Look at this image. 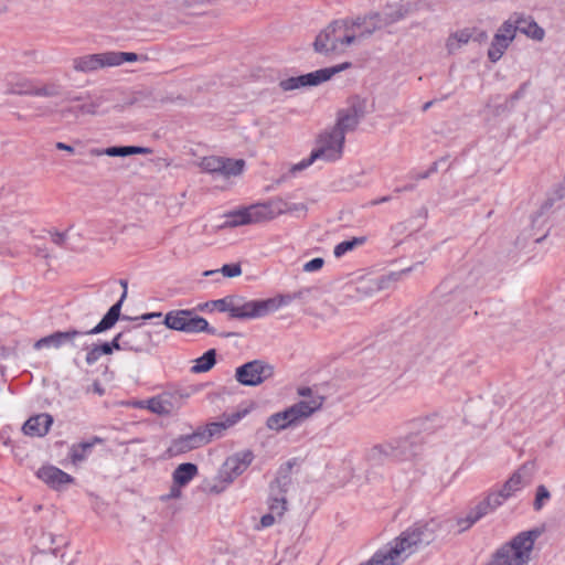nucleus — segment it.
<instances>
[{
	"instance_id": "1",
	"label": "nucleus",
	"mask_w": 565,
	"mask_h": 565,
	"mask_svg": "<svg viewBox=\"0 0 565 565\" xmlns=\"http://www.w3.org/2000/svg\"><path fill=\"white\" fill-rule=\"evenodd\" d=\"M120 285L124 288L122 295L120 299L113 305L107 313L103 317V319L90 330L86 332H82L75 329H70L67 331H56L50 335L41 338L34 343L35 350H41L43 348H55L58 349L64 344H75V340L85 334H98L111 329L120 317L121 306L127 297V281L121 279Z\"/></svg>"
},
{
	"instance_id": "2",
	"label": "nucleus",
	"mask_w": 565,
	"mask_h": 565,
	"mask_svg": "<svg viewBox=\"0 0 565 565\" xmlns=\"http://www.w3.org/2000/svg\"><path fill=\"white\" fill-rule=\"evenodd\" d=\"M542 530L532 529L516 534L499 547L486 565H529L535 541Z\"/></svg>"
},
{
	"instance_id": "3",
	"label": "nucleus",
	"mask_w": 565,
	"mask_h": 565,
	"mask_svg": "<svg viewBox=\"0 0 565 565\" xmlns=\"http://www.w3.org/2000/svg\"><path fill=\"white\" fill-rule=\"evenodd\" d=\"M358 39L351 32L343 19L334 20L317 35L313 47L317 53L324 55H342Z\"/></svg>"
},
{
	"instance_id": "4",
	"label": "nucleus",
	"mask_w": 565,
	"mask_h": 565,
	"mask_svg": "<svg viewBox=\"0 0 565 565\" xmlns=\"http://www.w3.org/2000/svg\"><path fill=\"white\" fill-rule=\"evenodd\" d=\"M254 460L252 450H242L226 458L217 476L206 481L205 490L212 494H220L234 482L236 478L243 475Z\"/></svg>"
},
{
	"instance_id": "5",
	"label": "nucleus",
	"mask_w": 565,
	"mask_h": 565,
	"mask_svg": "<svg viewBox=\"0 0 565 565\" xmlns=\"http://www.w3.org/2000/svg\"><path fill=\"white\" fill-rule=\"evenodd\" d=\"M300 296L301 291L296 292L292 296L288 295L262 300H245L244 298L236 296L234 318H262L278 310L281 306L289 303L292 299L299 298Z\"/></svg>"
},
{
	"instance_id": "6",
	"label": "nucleus",
	"mask_w": 565,
	"mask_h": 565,
	"mask_svg": "<svg viewBox=\"0 0 565 565\" xmlns=\"http://www.w3.org/2000/svg\"><path fill=\"white\" fill-rule=\"evenodd\" d=\"M278 215L279 211H277L275 201H270L230 213L224 226L235 227L245 224L267 222Z\"/></svg>"
},
{
	"instance_id": "7",
	"label": "nucleus",
	"mask_w": 565,
	"mask_h": 565,
	"mask_svg": "<svg viewBox=\"0 0 565 565\" xmlns=\"http://www.w3.org/2000/svg\"><path fill=\"white\" fill-rule=\"evenodd\" d=\"M292 462L288 461L279 468L274 481L269 484L268 508L276 512L278 518H282L287 510V491L291 484Z\"/></svg>"
},
{
	"instance_id": "8",
	"label": "nucleus",
	"mask_w": 565,
	"mask_h": 565,
	"mask_svg": "<svg viewBox=\"0 0 565 565\" xmlns=\"http://www.w3.org/2000/svg\"><path fill=\"white\" fill-rule=\"evenodd\" d=\"M163 323L171 330L185 333H215V330L210 328L204 318L195 316L191 310H171L166 315Z\"/></svg>"
},
{
	"instance_id": "9",
	"label": "nucleus",
	"mask_w": 565,
	"mask_h": 565,
	"mask_svg": "<svg viewBox=\"0 0 565 565\" xmlns=\"http://www.w3.org/2000/svg\"><path fill=\"white\" fill-rule=\"evenodd\" d=\"M344 137L341 131L330 128L321 132L312 150V158H318L327 162L339 160L343 153Z\"/></svg>"
},
{
	"instance_id": "10",
	"label": "nucleus",
	"mask_w": 565,
	"mask_h": 565,
	"mask_svg": "<svg viewBox=\"0 0 565 565\" xmlns=\"http://www.w3.org/2000/svg\"><path fill=\"white\" fill-rule=\"evenodd\" d=\"M349 67H351V63L344 62L332 67H326L305 75L282 79L280 81L279 86L285 92L306 86H316L329 81L332 76Z\"/></svg>"
},
{
	"instance_id": "11",
	"label": "nucleus",
	"mask_w": 565,
	"mask_h": 565,
	"mask_svg": "<svg viewBox=\"0 0 565 565\" xmlns=\"http://www.w3.org/2000/svg\"><path fill=\"white\" fill-rule=\"evenodd\" d=\"M274 376V366L264 360H253L235 370V380L244 386H258Z\"/></svg>"
},
{
	"instance_id": "12",
	"label": "nucleus",
	"mask_w": 565,
	"mask_h": 565,
	"mask_svg": "<svg viewBox=\"0 0 565 565\" xmlns=\"http://www.w3.org/2000/svg\"><path fill=\"white\" fill-rule=\"evenodd\" d=\"M411 271V268L390 273L377 278L362 279L355 287V292L360 298L372 297L379 291L390 288L394 282L398 281L403 275Z\"/></svg>"
},
{
	"instance_id": "13",
	"label": "nucleus",
	"mask_w": 565,
	"mask_h": 565,
	"mask_svg": "<svg viewBox=\"0 0 565 565\" xmlns=\"http://www.w3.org/2000/svg\"><path fill=\"white\" fill-rule=\"evenodd\" d=\"M121 335L124 340V351L143 353L151 349V333L142 328V326H135L122 330Z\"/></svg>"
},
{
	"instance_id": "14",
	"label": "nucleus",
	"mask_w": 565,
	"mask_h": 565,
	"mask_svg": "<svg viewBox=\"0 0 565 565\" xmlns=\"http://www.w3.org/2000/svg\"><path fill=\"white\" fill-rule=\"evenodd\" d=\"M323 401L324 398L321 395L316 394L311 399H302L287 407L285 411L292 427L302 423L319 411L323 405Z\"/></svg>"
},
{
	"instance_id": "15",
	"label": "nucleus",
	"mask_w": 565,
	"mask_h": 565,
	"mask_svg": "<svg viewBox=\"0 0 565 565\" xmlns=\"http://www.w3.org/2000/svg\"><path fill=\"white\" fill-rule=\"evenodd\" d=\"M343 20L348 23L349 30L358 34V39L370 36L376 30L383 28V23H381L382 14L379 12H370L364 15L347 18Z\"/></svg>"
},
{
	"instance_id": "16",
	"label": "nucleus",
	"mask_w": 565,
	"mask_h": 565,
	"mask_svg": "<svg viewBox=\"0 0 565 565\" xmlns=\"http://www.w3.org/2000/svg\"><path fill=\"white\" fill-rule=\"evenodd\" d=\"M105 67H110L108 52L82 55L72 60V68L77 73H93Z\"/></svg>"
},
{
	"instance_id": "17",
	"label": "nucleus",
	"mask_w": 565,
	"mask_h": 565,
	"mask_svg": "<svg viewBox=\"0 0 565 565\" xmlns=\"http://www.w3.org/2000/svg\"><path fill=\"white\" fill-rule=\"evenodd\" d=\"M203 436L200 435L199 429L192 434L182 435L173 439L168 448L170 456H179L191 450L201 448L204 445Z\"/></svg>"
},
{
	"instance_id": "18",
	"label": "nucleus",
	"mask_w": 565,
	"mask_h": 565,
	"mask_svg": "<svg viewBox=\"0 0 565 565\" xmlns=\"http://www.w3.org/2000/svg\"><path fill=\"white\" fill-rule=\"evenodd\" d=\"M393 448V461H411L417 456L418 445L415 436H407L391 440Z\"/></svg>"
},
{
	"instance_id": "19",
	"label": "nucleus",
	"mask_w": 565,
	"mask_h": 565,
	"mask_svg": "<svg viewBox=\"0 0 565 565\" xmlns=\"http://www.w3.org/2000/svg\"><path fill=\"white\" fill-rule=\"evenodd\" d=\"M364 113L359 107H351L339 113L337 124L332 127L335 131H341L345 138V134L355 130Z\"/></svg>"
},
{
	"instance_id": "20",
	"label": "nucleus",
	"mask_w": 565,
	"mask_h": 565,
	"mask_svg": "<svg viewBox=\"0 0 565 565\" xmlns=\"http://www.w3.org/2000/svg\"><path fill=\"white\" fill-rule=\"evenodd\" d=\"M39 479L52 488H60L63 484L73 482V477L54 466H44L36 472Z\"/></svg>"
},
{
	"instance_id": "21",
	"label": "nucleus",
	"mask_w": 565,
	"mask_h": 565,
	"mask_svg": "<svg viewBox=\"0 0 565 565\" xmlns=\"http://www.w3.org/2000/svg\"><path fill=\"white\" fill-rule=\"evenodd\" d=\"M34 82L20 74H8L4 78L6 93L12 95H32Z\"/></svg>"
},
{
	"instance_id": "22",
	"label": "nucleus",
	"mask_w": 565,
	"mask_h": 565,
	"mask_svg": "<svg viewBox=\"0 0 565 565\" xmlns=\"http://www.w3.org/2000/svg\"><path fill=\"white\" fill-rule=\"evenodd\" d=\"M53 418L49 414H39L30 417L23 425V433L28 436L42 437L47 434Z\"/></svg>"
},
{
	"instance_id": "23",
	"label": "nucleus",
	"mask_w": 565,
	"mask_h": 565,
	"mask_svg": "<svg viewBox=\"0 0 565 565\" xmlns=\"http://www.w3.org/2000/svg\"><path fill=\"white\" fill-rule=\"evenodd\" d=\"M151 150L149 148L137 146H119L108 147L105 149L93 148L89 153L94 157L109 156V157H128L132 154H148Z\"/></svg>"
},
{
	"instance_id": "24",
	"label": "nucleus",
	"mask_w": 565,
	"mask_h": 565,
	"mask_svg": "<svg viewBox=\"0 0 565 565\" xmlns=\"http://www.w3.org/2000/svg\"><path fill=\"white\" fill-rule=\"evenodd\" d=\"M525 471V467H522L505 481L501 489L497 490L504 502L526 484Z\"/></svg>"
},
{
	"instance_id": "25",
	"label": "nucleus",
	"mask_w": 565,
	"mask_h": 565,
	"mask_svg": "<svg viewBox=\"0 0 565 565\" xmlns=\"http://www.w3.org/2000/svg\"><path fill=\"white\" fill-rule=\"evenodd\" d=\"M504 503L502 495H499L497 491H490L480 502H478L472 510L476 512V516L482 519L483 516L494 512L499 507Z\"/></svg>"
},
{
	"instance_id": "26",
	"label": "nucleus",
	"mask_w": 565,
	"mask_h": 565,
	"mask_svg": "<svg viewBox=\"0 0 565 565\" xmlns=\"http://www.w3.org/2000/svg\"><path fill=\"white\" fill-rule=\"evenodd\" d=\"M518 32H521L533 40L541 41L544 38V30L530 17L514 14Z\"/></svg>"
},
{
	"instance_id": "27",
	"label": "nucleus",
	"mask_w": 565,
	"mask_h": 565,
	"mask_svg": "<svg viewBox=\"0 0 565 565\" xmlns=\"http://www.w3.org/2000/svg\"><path fill=\"white\" fill-rule=\"evenodd\" d=\"M172 398L173 395L169 393L151 397L146 401V408L157 415H169L174 408Z\"/></svg>"
},
{
	"instance_id": "28",
	"label": "nucleus",
	"mask_w": 565,
	"mask_h": 565,
	"mask_svg": "<svg viewBox=\"0 0 565 565\" xmlns=\"http://www.w3.org/2000/svg\"><path fill=\"white\" fill-rule=\"evenodd\" d=\"M366 458L373 465H381L387 460L393 461L392 443H383L371 447L367 450Z\"/></svg>"
},
{
	"instance_id": "29",
	"label": "nucleus",
	"mask_w": 565,
	"mask_h": 565,
	"mask_svg": "<svg viewBox=\"0 0 565 565\" xmlns=\"http://www.w3.org/2000/svg\"><path fill=\"white\" fill-rule=\"evenodd\" d=\"M471 36L470 28H465L451 33L446 41V49L448 53H456L471 41Z\"/></svg>"
},
{
	"instance_id": "30",
	"label": "nucleus",
	"mask_w": 565,
	"mask_h": 565,
	"mask_svg": "<svg viewBox=\"0 0 565 565\" xmlns=\"http://www.w3.org/2000/svg\"><path fill=\"white\" fill-rule=\"evenodd\" d=\"M103 440L99 437H94L89 441L79 443L76 445H73L70 450V458L74 465H77L82 461H84L89 452L92 451V448L96 444H100Z\"/></svg>"
},
{
	"instance_id": "31",
	"label": "nucleus",
	"mask_w": 565,
	"mask_h": 565,
	"mask_svg": "<svg viewBox=\"0 0 565 565\" xmlns=\"http://www.w3.org/2000/svg\"><path fill=\"white\" fill-rule=\"evenodd\" d=\"M198 475V466L191 462L179 465L172 475L173 482L184 487Z\"/></svg>"
},
{
	"instance_id": "32",
	"label": "nucleus",
	"mask_w": 565,
	"mask_h": 565,
	"mask_svg": "<svg viewBox=\"0 0 565 565\" xmlns=\"http://www.w3.org/2000/svg\"><path fill=\"white\" fill-rule=\"evenodd\" d=\"M199 433L203 436L204 445L211 443L214 438H221L224 433L228 429L224 420L212 422L203 427H199Z\"/></svg>"
},
{
	"instance_id": "33",
	"label": "nucleus",
	"mask_w": 565,
	"mask_h": 565,
	"mask_svg": "<svg viewBox=\"0 0 565 565\" xmlns=\"http://www.w3.org/2000/svg\"><path fill=\"white\" fill-rule=\"evenodd\" d=\"M216 362V351L211 349L206 351L202 356L194 360V364L191 367L192 373H204L210 371Z\"/></svg>"
},
{
	"instance_id": "34",
	"label": "nucleus",
	"mask_w": 565,
	"mask_h": 565,
	"mask_svg": "<svg viewBox=\"0 0 565 565\" xmlns=\"http://www.w3.org/2000/svg\"><path fill=\"white\" fill-rule=\"evenodd\" d=\"M222 167H220V173L221 175L225 178L230 177H236L239 175L244 168H245V161L243 159H225L222 158Z\"/></svg>"
},
{
	"instance_id": "35",
	"label": "nucleus",
	"mask_w": 565,
	"mask_h": 565,
	"mask_svg": "<svg viewBox=\"0 0 565 565\" xmlns=\"http://www.w3.org/2000/svg\"><path fill=\"white\" fill-rule=\"evenodd\" d=\"M266 427L269 430L280 431L292 427L286 411L277 412L266 419Z\"/></svg>"
},
{
	"instance_id": "36",
	"label": "nucleus",
	"mask_w": 565,
	"mask_h": 565,
	"mask_svg": "<svg viewBox=\"0 0 565 565\" xmlns=\"http://www.w3.org/2000/svg\"><path fill=\"white\" fill-rule=\"evenodd\" d=\"M108 57H109V66L110 67L120 66L121 64H124L126 62L131 63V62H137L139 60H146V57H140L138 54L132 53V52L109 51Z\"/></svg>"
},
{
	"instance_id": "37",
	"label": "nucleus",
	"mask_w": 565,
	"mask_h": 565,
	"mask_svg": "<svg viewBox=\"0 0 565 565\" xmlns=\"http://www.w3.org/2000/svg\"><path fill=\"white\" fill-rule=\"evenodd\" d=\"M509 45L510 42L494 35L491 45L488 50L489 60L491 62H498L502 57L503 53L509 47Z\"/></svg>"
},
{
	"instance_id": "38",
	"label": "nucleus",
	"mask_w": 565,
	"mask_h": 565,
	"mask_svg": "<svg viewBox=\"0 0 565 565\" xmlns=\"http://www.w3.org/2000/svg\"><path fill=\"white\" fill-rule=\"evenodd\" d=\"M108 100L107 94L95 95L88 103L81 105L78 110L82 114L96 115L98 109Z\"/></svg>"
},
{
	"instance_id": "39",
	"label": "nucleus",
	"mask_w": 565,
	"mask_h": 565,
	"mask_svg": "<svg viewBox=\"0 0 565 565\" xmlns=\"http://www.w3.org/2000/svg\"><path fill=\"white\" fill-rule=\"evenodd\" d=\"M365 237H353L352 239L344 241L339 243L333 250V254L337 258L342 257L348 252L353 250L355 247L361 246L365 243Z\"/></svg>"
},
{
	"instance_id": "40",
	"label": "nucleus",
	"mask_w": 565,
	"mask_h": 565,
	"mask_svg": "<svg viewBox=\"0 0 565 565\" xmlns=\"http://www.w3.org/2000/svg\"><path fill=\"white\" fill-rule=\"evenodd\" d=\"M515 26L516 24L514 17L512 15L505 22H503L494 35L511 43L515 38V33L518 32Z\"/></svg>"
},
{
	"instance_id": "41",
	"label": "nucleus",
	"mask_w": 565,
	"mask_h": 565,
	"mask_svg": "<svg viewBox=\"0 0 565 565\" xmlns=\"http://www.w3.org/2000/svg\"><path fill=\"white\" fill-rule=\"evenodd\" d=\"M62 87L56 83H45L41 86L34 84L33 96L56 97L61 95Z\"/></svg>"
},
{
	"instance_id": "42",
	"label": "nucleus",
	"mask_w": 565,
	"mask_h": 565,
	"mask_svg": "<svg viewBox=\"0 0 565 565\" xmlns=\"http://www.w3.org/2000/svg\"><path fill=\"white\" fill-rule=\"evenodd\" d=\"M221 273L224 277L234 278L242 275V267L239 264H226L221 269L206 270L203 273L205 277L214 276Z\"/></svg>"
},
{
	"instance_id": "43",
	"label": "nucleus",
	"mask_w": 565,
	"mask_h": 565,
	"mask_svg": "<svg viewBox=\"0 0 565 565\" xmlns=\"http://www.w3.org/2000/svg\"><path fill=\"white\" fill-rule=\"evenodd\" d=\"M275 204L277 211H279V215L286 213H302L307 212V205L305 203H289L282 200H275Z\"/></svg>"
},
{
	"instance_id": "44",
	"label": "nucleus",
	"mask_w": 565,
	"mask_h": 565,
	"mask_svg": "<svg viewBox=\"0 0 565 565\" xmlns=\"http://www.w3.org/2000/svg\"><path fill=\"white\" fill-rule=\"evenodd\" d=\"M253 408L254 404H250L249 406L238 408L232 414L223 415L222 419L224 420L227 428H230L243 419L247 414H249Z\"/></svg>"
},
{
	"instance_id": "45",
	"label": "nucleus",
	"mask_w": 565,
	"mask_h": 565,
	"mask_svg": "<svg viewBox=\"0 0 565 565\" xmlns=\"http://www.w3.org/2000/svg\"><path fill=\"white\" fill-rule=\"evenodd\" d=\"M222 163V157H214V156H211V157H204L201 162H200V167L203 171L207 172V173H220V167Z\"/></svg>"
},
{
	"instance_id": "46",
	"label": "nucleus",
	"mask_w": 565,
	"mask_h": 565,
	"mask_svg": "<svg viewBox=\"0 0 565 565\" xmlns=\"http://www.w3.org/2000/svg\"><path fill=\"white\" fill-rule=\"evenodd\" d=\"M236 296H230L213 301L214 307L221 312H228L234 318Z\"/></svg>"
},
{
	"instance_id": "47",
	"label": "nucleus",
	"mask_w": 565,
	"mask_h": 565,
	"mask_svg": "<svg viewBox=\"0 0 565 565\" xmlns=\"http://www.w3.org/2000/svg\"><path fill=\"white\" fill-rule=\"evenodd\" d=\"M550 498L551 493L548 489L545 486L540 484L536 488L535 499L533 503L534 510L540 511L544 507L545 502L550 500Z\"/></svg>"
},
{
	"instance_id": "48",
	"label": "nucleus",
	"mask_w": 565,
	"mask_h": 565,
	"mask_svg": "<svg viewBox=\"0 0 565 565\" xmlns=\"http://www.w3.org/2000/svg\"><path fill=\"white\" fill-rule=\"evenodd\" d=\"M405 17V11L399 6L395 10L387 12L385 14H382V21L383 26L390 25L392 23H395L399 20H402Z\"/></svg>"
},
{
	"instance_id": "49",
	"label": "nucleus",
	"mask_w": 565,
	"mask_h": 565,
	"mask_svg": "<svg viewBox=\"0 0 565 565\" xmlns=\"http://www.w3.org/2000/svg\"><path fill=\"white\" fill-rule=\"evenodd\" d=\"M479 520L480 519L476 516V512L472 509H470V511L467 513V515L465 518H460L457 521V524L459 526V532L467 531Z\"/></svg>"
},
{
	"instance_id": "50",
	"label": "nucleus",
	"mask_w": 565,
	"mask_h": 565,
	"mask_svg": "<svg viewBox=\"0 0 565 565\" xmlns=\"http://www.w3.org/2000/svg\"><path fill=\"white\" fill-rule=\"evenodd\" d=\"M166 2L174 9H188L203 2V0H166Z\"/></svg>"
},
{
	"instance_id": "51",
	"label": "nucleus",
	"mask_w": 565,
	"mask_h": 565,
	"mask_svg": "<svg viewBox=\"0 0 565 565\" xmlns=\"http://www.w3.org/2000/svg\"><path fill=\"white\" fill-rule=\"evenodd\" d=\"M102 356V353L99 351V348L97 344H94L92 348L88 349L85 361L88 365H93L96 363Z\"/></svg>"
},
{
	"instance_id": "52",
	"label": "nucleus",
	"mask_w": 565,
	"mask_h": 565,
	"mask_svg": "<svg viewBox=\"0 0 565 565\" xmlns=\"http://www.w3.org/2000/svg\"><path fill=\"white\" fill-rule=\"evenodd\" d=\"M276 518H278L276 512L269 510V513L264 514L260 518L259 526H257V529H265L274 525L276 522Z\"/></svg>"
},
{
	"instance_id": "53",
	"label": "nucleus",
	"mask_w": 565,
	"mask_h": 565,
	"mask_svg": "<svg viewBox=\"0 0 565 565\" xmlns=\"http://www.w3.org/2000/svg\"><path fill=\"white\" fill-rule=\"evenodd\" d=\"M316 160H319L318 158H312V152L310 153L309 158L301 160L300 162L294 164L290 169L292 173H296L298 171H302L307 169L309 166H311Z\"/></svg>"
},
{
	"instance_id": "54",
	"label": "nucleus",
	"mask_w": 565,
	"mask_h": 565,
	"mask_svg": "<svg viewBox=\"0 0 565 565\" xmlns=\"http://www.w3.org/2000/svg\"><path fill=\"white\" fill-rule=\"evenodd\" d=\"M471 32V41H475L477 43H484L488 40V33L484 30L478 29V28H470Z\"/></svg>"
},
{
	"instance_id": "55",
	"label": "nucleus",
	"mask_w": 565,
	"mask_h": 565,
	"mask_svg": "<svg viewBox=\"0 0 565 565\" xmlns=\"http://www.w3.org/2000/svg\"><path fill=\"white\" fill-rule=\"evenodd\" d=\"M181 486L173 482L172 487L170 488V491L167 494L161 495L162 501H169L172 499H179L181 498Z\"/></svg>"
},
{
	"instance_id": "56",
	"label": "nucleus",
	"mask_w": 565,
	"mask_h": 565,
	"mask_svg": "<svg viewBox=\"0 0 565 565\" xmlns=\"http://www.w3.org/2000/svg\"><path fill=\"white\" fill-rule=\"evenodd\" d=\"M324 260L320 257L313 258L303 265V271L311 273L319 270L323 266Z\"/></svg>"
},
{
	"instance_id": "57",
	"label": "nucleus",
	"mask_w": 565,
	"mask_h": 565,
	"mask_svg": "<svg viewBox=\"0 0 565 565\" xmlns=\"http://www.w3.org/2000/svg\"><path fill=\"white\" fill-rule=\"evenodd\" d=\"M124 340H122V335H121V332L117 333L114 339L108 342V344L110 345L111 350H122L124 351Z\"/></svg>"
},
{
	"instance_id": "58",
	"label": "nucleus",
	"mask_w": 565,
	"mask_h": 565,
	"mask_svg": "<svg viewBox=\"0 0 565 565\" xmlns=\"http://www.w3.org/2000/svg\"><path fill=\"white\" fill-rule=\"evenodd\" d=\"M52 241L54 244L62 246L66 241V234L56 232L52 235Z\"/></svg>"
},
{
	"instance_id": "59",
	"label": "nucleus",
	"mask_w": 565,
	"mask_h": 565,
	"mask_svg": "<svg viewBox=\"0 0 565 565\" xmlns=\"http://www.w3.org/2000/svg\"><path fill=\"white\" fill-rule=\"evenodd\" d=\"M298 395L302 397H309L308 399H311L315 395L312 394V390L310 387H300L298 388Z\"/></svg>"
},
{
	"instance_id": "60",
	"label": "nucleus",
	"mask_w": 565,
	"mask_h": 565,
	"mask_svg": "<svg viewBox=\"0 0 565 565\" xmlns=\"http://www.w3.org/2000/svg\"><path fill=\"white\" fill-rule=\"evenodd\" d=\"M97 345L99 348L102 355H109L113 353V350H111L110 345L108 344V342L97 344Z\"/></svg>"
},
{
	"instance_id": "61",
	"label": "nucleus",
	"mask_w": 565,
	"mask_h": 565,
	"mask_svg": "<svg viewBox=\"0 0 565 565\" xmlns=\"http://www.w3.org/2000/svg\"><path fill=\"white\" fill-rule=\"evenodd\" d=\"M55 147L58 149V150H63V151H67L70 153H74V148L70 145H66L64 142H56Z\"/></svg>"
},
{
	"instance_id": "62",
	"label": "nucleus",
	"mask_w": 565,
	"mask_h": 565,
	"mask_svg": "<svg viewBox=\"0 0 565 565\" xmlns=\"http://www.w3.org/2000/svg\"><path fill=\"white\" fill-rule=\"evenodd\" d=\"M161 317V312H151V313H146L143 315L141 318L143 320H149V319H152V318H159Z\"/></svg>"
},
{
	"instance_id": "63",
	"label": "nucleus",
	"mask_w": 565,
	"mask_h": 565,
	"mask_svg": "<svg viewBox=\"0 0 565 565\" xmlns=\"http://www.w3.org/2000/svg\"><path fill=\"white\" fill-rule=\"evenodd\" d=\"M390 200H391V198H390V196H382V198H380V199L375 200V201L373 202V204H381V203H384V202H388Z\"/></svg>"
},
{
	"instance_id": "64",
	"label": "nucleus",
	"mask_w": 565,
	"mask_h": 565,
	"mask_svg": "<svg viewBox=\"0 0 565 565\" xmlns=\"http://www.w3.org/2000/svg\"><path fill=\"white\" fill-rule=\"evenodd\" d=\"M94 391H95L96 393H98L99 395H102V394H103V392H104V390L99 386V384H98V383H95V384H94Z\"/></svg>"
}]
</instances>
